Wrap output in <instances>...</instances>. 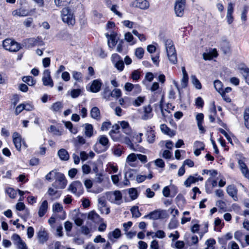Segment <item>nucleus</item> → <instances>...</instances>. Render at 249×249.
<instances>
[{
  "mask_svg": "<svg viewBox=\"0 0 249 249\" xmlns=\"http://www.w3.org/2000/svg\"><path fill=\"white\" fill-rule=\"evenodd\" d=\"M164 45L170 62L172 64H176L178 62V58L173 41L171 39H166L164 41Z\"/></svg>",
  "mask_w": 249,
  "mask_h": 249,
  "instance_id": "obj_1",
  "label": "nucleus"
},
{
  "mask_svg": "<svg viewBox=\"0 0 249 249\" xmlns=\"http://www.w3.org/2000/svg\"><path fill=\"white\" fill-rule=\"evenodd\" d=\"M61 17L63 21L69 25H73L75 20L73 12L68 7L64 8L61 11Z\"/></svg>",
  "mask_w": 249,
  "mask_h": 249,
  "instance_id": "obj_2",
  "label": "nucleus"
},
{
  "mask_svg": "<svg viewBox=\"0 0 249 249\" xmlns=\"http://www.w3.org/2000/svg\"><path fill=\"white\" fill-rule=\"evenodd\" d=\"M3 47L6 50L14 52L18 51L21 48L19 43L10 38L3 40Z\"/></svg>",
  "mask_w": 249,
  "mask_h": 249,
  "instance_id": "obj_3",
  "label": "nucleus"
},
{
  "mask_svg": "<svg viewBox=\"0 0 249 249\" xmlns=\"http://www.w3.org/2000/svg\"><path fill=\"white\" fill-rule=\"evenodd\" d=\"M107 199L111 202L120 205L122 202V195L120 191L109 192L107 195Z\"/></svg>",
  "mask_w": 249,
  "mask_h": 249,
  "instance_id": "obj_4",
  "label": "nucleus"
},
{
  "mask_svg": "<svg viewBox=\"0 0 249 249\" xmlns=\"http://www.w3.org/2000/svg\"><path fill=\"white\" fill-rule=\"evenodd\" d=\"M54 179L55 181L52 185L58 189H64L67 184V180L64 175L60 173L56 172L55 174Z\"/></svg>",
  "mask_w": 249,
  "mask_h": 249,
  "instance_id": "obj_5",
  "label": "nucleus"
},
{
  "mask_svg": "<svg viewBox=\"0 0 249 249\" xmlns=\"http://www.w3.org/2000/svg\"><path fill=\"white\" fill-rule=\"evenodd\" d=\"M68 190L77 196H79L82 194L84 191L83 185L79 181H75L72 182L69 185Z\"/></svg>",
  "mask_w": 249,
  "mask_h": 249,
  "instance_id": "obj_6",
  "label": "nucleus"
},
{
  "mask_svg": "<svg viewBox=\"0 0 249 249\" xmlns=\"http://www.w3.org/2000/svg\"><path fill=\"white\" fill-rule=\"evenodd\" d=\"M97 142H99V144H101L103 146V149L102 150L97 151L96 148L98 144H96L94 150L98 153H101L102 152L106 151L109 146L108 139L105 135L99 136L97 139Z\"/></svg>",
  "mask_w": 249,
  "mask_h": 249,
  "instance_id": "obj_7",
  "label": "nucleus"
},
{
  "mask_svg": "<svg viewBox=\"0 0 249 249\" xmlns=\"http://www.w3.org/2000/svg\"><path fill=\"white\" fill-rule=\"evenodd\" d=\"M185 6V0H177L174 7L175 12L177 16L181 17L184 14Z\"/></svg>",
  "mask_w": 249,
  "mask_h": 249,
  "instance_id": "obj_8",
  "label": "nucleus"
},
{
  "mask_svg": "<svg viewBox=\"0 0 249 249\" xmlns=\"http://www.w3.org/2000/svg\"><path fill=\"white\" fill-rule=\"evenodd\" d=\"M37 238L39 243L43 244L49 239V233L45 228L41 227L36 233Z\"/></svg>",
  "mask_w": 249,
  "mask_h": 249,
  "instance_id": "obj_9",
  "label": "nucleus"
},
{
  "mask_svg": "<svg viewBox=\"0 0 249 249\" xmlns=\"http://www.w3.org/2000/svg\"><path fill=\"white\" fill-rule=\"evenodd\" d=\"M111 60L115 67L120 71H122L124 68V63L119 55L114 53L112 55Z\"/></svg>",
  "mask_w": 249,
  "mask_h": 249,
  "instance_id": "obj_10",
  "label": "nucleus"
},
{
  "mask_svg": "<svg viewBox=\"0 0 249 249\" xmlns=\"http://www.w3.org/2000/svg\"><path fill=\"white\" fill-rule=\"evenodd\" d=\"M24 44L28 48L33 47L36 46H41L44 45L43 42L39 37L26 39L24 41Z\"/></svg>",
  "mask_w": 249,
  "mask_h": 249,
  "instance_id": "obj_11",
  "label": "nucleus"
},
{
  "mask_svg": "<svg viewBox=\"0 0 249 249\" xmlns=\"http://www.w3.org/2000/svg\"><path fill=\"white\" fill-rule=\"evenodd\" d=\"M42 82L43 85L45 86H50V87L53 86V81L51 78L50 71L49 70H46L44 71Z\"/></svg>",
  "mask_w": 249,
  "mask_h": 249,
  "instance_id": "obj_12",
  "label": "nucleus"
},
{
  "mask_svg": "<svg viewBox=\"0 0 249 249\" xmlns=\"http://www.w3.org/2000/svg\"><path fill=\"white\" fill-rule=\"evenodd\" d=\"M131 6L145 10L149 8V3L146 0H136L131 3Z\"/></svg>",
  "mask_w": 249,
  "mask_h": 249,
  "instance_id": "obj_13",
  "label": "nucleus"
},
{
  "mask_svg": "<svg viewBox=\"0 0 249 249\" xmlns=\"http://www.w3.org/2000/svg\"><path fill=\"white\" fill-rule=\"evenodd\" d=\"M143 112L141 118L143 120H147L153 117L152 108L150 105H147L143 107Z\"/></svg>",
  "mask_w": 249,
  "mask_h": 249,
  "instance_id": "obj_14",
  "label": "nucleus"
},
{
  "mask_svg": "<svg viewBox=\"0 0 249 249\" xmlns=\"http://www.w3.org/2000/svg\"><path fill=\"white\" fill-rule=\"evenodd\" d=\"M203 178L202 177L198 176L197 177L190 176L184 182V185L186 187H189L192 184L195 183L198 180L202 181Z\"/></svg>",
  "mask_w": 249,
  "mask_h": 249,
  "instance_id": "obj_15",
  "label": "nucleus"
},
{
  "mask_svg": "<svg viewBox=\"0 0 249 249\" xmlns=\"http://www.w3.org/2000/svg\"><path fill=\"white\" fill-rule=\"evenodd\" d=\"M163 212L162 210H157L150 213L148 214L144 215L143 217L153 220L158 219L161 217Z\"/></svg>",
  "mask_w": 249,
  "mask_h": 249,
  "instance_id": "obj_16",
  "label": "nucleus"
},
{
  "mask_svg": "<svg viewBox=\"0 0 249 249\" xmlns=\"http://www.w3.org/2000/svg\"><path fill=\"white\" fill-rule=\"evenodd\" d=\"M136 171L134 169H129L124 174V178L125 179L124 184L125 185H128L129 182V179L133 180L135 178Z\"/></svg>",
  "mask_w": 249,
  "mask_h": 249,
  "instance_id": "obj_17",
  "label": "nucleus"
},
{
  "mask_svg": "<svg viewBox=\"0 0 249 249\" xmlns=\"http://www.w3.org/2000/svg\"><path fill=\"white\" fill-rule=\"evenodd\" d=\"M102 85V83L100 80L96 79L93 80L90 87V91L94 93L99 91Z\"/></svg>",
  "mask_w": 249,
  "mask_h": 249,
  "instance_id": "obj_18",
  "label": "nucleus"
},
{
  "mask_svg": "<svg viewBox=\"0 0 249 249\" xmlns=\"http://www.w3.org/2000/svg\"><path fill=\"white\" fill-rule=\"evenodd\" d=\"M13 141L16 149L18 151H20L21 147V138L20 135L17 132L14 133L13 135Z\"/></svg>",
  "mask_w": 249,
  "mask_h": 249,
  "instance_id": "obj_19",
  "label": "nucleus"
},
{
  "mask_svg": "<svg viewBox=\"0 0 249 249\" xmlns=\"http://www.w3.org/2000/svg\"><path fill=\"white\" fill-rule=\"evenodd\" d=\"M90 117L97 121H99L101 119V115L100 109L97 107H93L90 111Z\"/></svg>",
  "mask_w": 249,
  "mask_h": 249,
  "instance_id": "obj_20",
  "label": "nucleus"
},
{
  "mask_svg": "<svg viewBox=\"0 0 249 249\" xmlns=\"http://www.w3.org/2000/svg\"><path fill=\"white\" fill-rule=\"evenodd\" d=\"M233 12V4L230 2L228 3V8H227V13L226 18L227 19V21L229 24H231L233 21V17L232 16V14Z\"/></svg>",
  "mask_w": 249,
  "mask_h": 249,
  "instance_id": "obj_21",
  "label": "nucleus"
},
{
  "mask_svg": "<svg viewBox=\"0 0 249 249\" xmlns=\"http://www.w3.org/2000/svg\"><path fill=\"white\" fill-rule=\"evenodd\" d=\"M123 132L126 135H129L132 133V130L127 122L123 121L119 122Z\"/></svg>",
  "mask_w": 249,
  "mask_h": 249,
  "instance_id": "obj_22",
  "label": "nucleus"
},
{
  "mask_svg": "<svg viewBox=\"0 0 249 249\" xmlns=\"http://www.w3.org/2000/svg\"><path fill=\"white\" fill-rule=\"evenodd\" d=\"M48 208V203L47 200H44L41 204L39 210L38 214L39 217H41L45 215L47 211Z\"/></svg>",
  "mask_w": 249,
  "mask_h": 249,
  "instance_id": "obj_23",
  "label": "nucleus"
},
{
  "mask_svg": "<svg viewBox=\"0 0 249 249\" xmlns=\"http://www.w3.org/2000/svg\"><path fill=\"white\" fill-rule=\"evenodd\" d=\"M12 14L13 16L26 17L29 15V12L24 8H19L14 10Z\"/></svg>",
  "mask_w": 249,
  "mask_h": 249,
  "instance_id": "obj_24",
  "label": "nucleus"
},
{
  "mask_svg": "<svg viewBox=\"0 0 249 249\" xmlns=\"http://www.w3.org/2000/svg\"><path fill=\"white\" fill-rule=\"evenodd\" d=\"M226 191L228 195L233 199L237 198V190L234 185H230L227 187Z\"/></svg>",
  "mask_w": 249,
  "mask_h": 249,
  "instance_id": "obj_25",
  "label": "nucleus"
},
{
  "mask_svg": "<svg viewBox=\"0 0 249 249\" xmlns=\"http://www.w3.org/2000/svg\"><path fill=\"white\" fill-rule=\"evenodd\" d=\"M53 211L54 213H60L63 212V215L61 218L62 219H64L66 217V213L65 212L63 211V208L62 205L59 203H55L53 205Z\"/></svg>",
  "mask_w": 249,
  "mask_h": 249,
  "instance_id": "obj_26",
  "label": "nucleus"
},
{
  "mask_svg": "<svg viewBox=\"0 0 249 249\" xmlns=\"http://www.w3.org/2000/svg\"><path fill=\"white\" fill-rule=\"evenodd\" d=\"M196 118L197 121V124L199 130H200L202 133L204 132V129L202 126L204 118L203 114L201 113H198L196 114Z\"/></svg>",
  "mask_w": 249,
  "mask_h": 249,
  "instance_id": "obj_27",
  "label": "nucleus"
},
{
  "mask_svg": "<svg viewBox=\"0 0 249 249\" xmlns=\"http://www.w3.org/2000/svg\"><path fill=\"white\" fill-rule=\"evenodd\" d=\"M85 135L88 138H90L93 134V127L92 124H84Z\"/></svg>",
  "mask_w": 249,
  "mask_h": 249,
  "instance_id": "obj_28",
  "label": "nucleus"
},
{
  "mask_svg": "<svg viewBox=\"0 0 249 249\" xmlns=\"http://www.w3.org/2000/svg\"><path fill=\"white\" fill-rule=\"evenodd\" d=\"M160 128L162 133L169 136L170 137H173L175 134L174 131L171 130L165 124H161Z\"/></svg>",
  "mask_w": 249,
  "mask_h": 249,
  "instance_id": "obj_29",
  "label": "nucleus"
},
{
  "mask_svg": "<svg viewBox=\"0 0 249 249\" xmlns=\"http://www.w3.org/2000/svg\"><path fill=\"white\" fill-rule=\"evenodd\" d=\"M57 155L62 160L66 161L70 158V156L68 151L65 149L62 148L58 150Z\"/></svg>",
  "mask_w": 249,
  "mask_h": 249,
  "instance_id": "obj_30",
  "label": "nucleus"
},
{
  "mask_svg": "<svg viewBox=\"0 0 249 249\" xmlns=\"http://www.w3.org/2000/svg\"><path fill=\"white\" fill-rule=\"evenodd\" d=\"M137 154L131 153L128 155L126 159V162L130 166L134 167L133 163L137 159Z\"/></svg>",
  "mask_w": 249,
  "mask_h": 249,
  "instance_id": "obj_31",
  "label": "nucleus"
},
{
  "mask_svg": "<svg viewBox=\"0 0 249 249\" xmlns=\"http://www.w3.org/2000/svg\"><path fill=\"white\" fill-rule=\"evenodd\" d=\"M232 238V234L230 232H228L221 237L218 238V242L220 244L225 245L226 244L227 241L231 239Z\"/></svg>",
  "mask_w": 249,
  "mask_h": 249,
  "instance_id": "obj_32",
  "label": "nucleus"
},
{
  "mask_svg": "<svg viewBox=\"0 0 249 249\" xmlns=\"http://www.w3.org/2000/svg\"><path fill=\"white\" fill-rule=\"evenodd\" d=\"M121 235V231L119 229H116L114 231L108 233V237L111 241H112L114 239L119 238Z\"/></svg>",
  "mask_w": 249,
  "mask_h": 249,
  "instance_id": "obj_33",
  "label": "nucleus"
},
{
  "mask_svg": "<svg viewBox=\"0 0 249 249\" xmlns=\"http://www.w3.org/2000/svg\"><path fill=\"white\" fill-rule=\"evenodd\" d=\"M63 107V105L61 102H56L51 106L50 109L54 112H59Z\"/></svg>",
  "mask_w": 249,
  "mask_h": 249,
  "instance_id": "obj_34",
  "label": "nucleus"
},
{
  "mask_svg": "<svg viewBox=\"0 0 249 249\" xmlns=\"http://www.w3.org/2000/svg\"><path fill=\"white\" fill-rule=\"evenodd\" d=\"M88 218L95 223H98L100 221V216L94 212L89 213Z\"/></svg>",
  "mask_w": 249,
  "mask_h": 249,
  "instance_id": "obj_35",
  "label": "nucleus"
},
{
  "mask_svg": "<svg viewBox=\"0 0 249 249\" xmlns=\"http://www.w3.org/2000/svg\"><path fill=\"white\" fill-rule=\"evenodd\" d=\"M240 73L243 75L246 82L249 85V69L247 68L240 69Z\"/></svg>",
  "mask_w": 249,
  "mask_h": 249,
  "instance_id": "obj_36",
  "label": "nucleus"
},
{
  "mask_svg": "<svg viewBox=\"0 0 249 249\" xmlns=\"http://www.w3.org/2000/svg\"><path fill=\"white\" fill-rule=\"evenodd\" d=\"M147 141L150 143H152L155 140V134L154 130L151 129L146 134Z\"/></svg>",
  "mask_w": 249,
  "mask_h": 249,
  "instance_id": "obj_37",
  "label": "nucleus"
},
{
  "mask_svg": "<svg viewBox=\"0 0 249 249\" xmlns=\"http://www.w3.org/2000/svg\"><path fill=\"white\" fill-rule=\"evenodd\" d=\"M116 43L117 40L115 36L114 35L108 36V45L110 48L113 49L116 44Z\"/></svg>",
  "mask_w": 249,
  "mask_h": 249,
  "instance_id": "obj_38",
  "label": "nucleus"
},
{
  "mask_svg": "<svg viewBox=\"0 0 249 249\" xmlns=\"http://www.w3.org/2000/svg\"><path fill=\"white\" fill-rule=\"evenodd\" d=\"M191 79L192 83L195 88L196 89H200L202 88V86L199 80L196 77V76L192 75L191 76Z\"/></svg>",
  "mask_w": 249,
  "mask_h": 249,
  "instance_id": "obj_39",
  "label": "nucleus"
},
{
  "mask_svg": "<svg viewBox=\"0 0 249 249\" xmlns=\"http://www.w3.org/2000/svg\"><path fill=\"white\" fill-rule=\"evenodd\" d=\"M22 80L30 86H34L36 83V81L31 76H24Z\"/></svg>",
  "mask_w": 249,
  "mask_h": 249,
  "instance_id": "obj_40",
  "label": "nucleus"
},
{
  "mask_svg": "<svg viewBox=\"0 0 249 249\" xmlns=\"http://www.w3.org/2000/svg\"><path fill=\"white\" fill-rule=\"evenodd\" d=\"M48 194L54 198H57L61 196L60 192L51 187L48 190Z\"/></svg>",
  "mask_w": 249,
  "mask_h": 249,
  "instance_id": "obj_41",
  "label": "nucleus"
},
{
  "mask_svg": "<svg viewBox=\"0 0 249 249\" xmlns=\"http://www.w3.org/2000/svg\"><path fill=\"white\" fill-rule=\"evenodd\" d=\"M213 85L216 90H217L219 93H223V84L220 81L218 80H215L213 82Z\"/></svg>",
  "mask_w": 249,
  "mask_h": 249,
  "instance_id": "obj_42",
  "label": "nucleus"
},
{
  "mask_svg": "<svg viewBox=\"0 0 249 249\" xmlns=\"http://www.w3.org/2000/svg\"><path fill=\"white\" fill-rule=\"evenodd\" d=\"M71 2V0H54L55 4L57 7L66 6Z\"/></svg>",
  "mask_w": 249,
  "mask_h": 249,
  "instance_id": "obj_43",
  "label": "nucleus"
},
{
  "mask_svg": "<svg viewBox=\"0 0 249 249\" xmlns=\"http://www.w3.org/2000/svg\"><path fill=\"white\" fill-rule=\"evenodd\" d=\"M244 119L246 127L249 129V108L245 109L244 112Z\"/></svg>",
  "mask_w": 249,
  "mask_h": 249,
  "instance_id": "obj_44",
  "label": "nucleus"
},
{
  "mask_svg": "<svg viewBox=\"0 0 249 249\" xmlns=\"http://www.w3.org/2000/svg\"><path fill=\"white\" fill-rule=\"evenodd\" d=\"M144 53V50L143 49L142 47H139L135 50V55L137 58L141 59L143 57Z\"/></svg>",
  "mask_w": 249,
  "mask_h": 249,
  "instance_id": "obj_45",
  "label": "nucleus"
},
{
  "mask_svg": "<svg viewBox=\"0 0 249 249\" xmlns=\"http://www.w3.org/2000/svg\"><path fill=\"white\" fill-rule=\"evenodd\" d=\"M124 39L126 41L130 43L131 45H133L136 43V41H134L133 36L130 32H127L125 34Z\"/></svg>",
  "mask_w": 249,
  "mask_h": 249,
  "instance_id": "obj_46",
  "label": "nucleus"
},
{
  "mask_svg": "<svg viewBox=\"0 0 249 249\" xmlns=\"http://www.w3.org/2000/svg\"><path fill=\"white\" fill-rule=\"evenodd\" d=\"M109 135L114 141H120L121 139V135L120 132H109Z\"/></svg>",
  "mask_w": 249,
  "mask_h": 249,
  "instance_id": "obj_47",
  "label": "nucleus"
},
{
  "mask_svg": "<svg viewBox=\"0 0 249 249\" xmlns=\"http://www.w3.org/2000/svg\"><path fill=\"white\" fill-rule=\"evenodd\" d=\"M132 216L135 218L139 217L141 215V213L139 212L138 207L133 206L130 209Z\"/></svg>",
  "mask_w": 249,
  "mask_h": 249,
  "instance_id": "obj_48",
  "label": "nucleus"
},
{
  "mask_svg": "<svg viewBox=\"0 0 249 249\" xmlns=\"http://www.w3.org/2000/svg\"><path fill=\"white\" fill-rule=\"evenodd\" d=\"M103 98L106 101H109L110 97L112 96V93L110 90L108 88H106L102 93Z\"/></svg>",
  "mask_w": 249,
  "mask_h": 249,
  "instance_id": "obj_49",
  "label": "nucleus"
},
{
  "mask_svg": "<svg viewBox=\"0 0 249 249\" xmlns=\"http://www.w3.org/2000/svg\"><path fill=\"white\" fill-rule=\"evenodd\" d=\"M72 77L77 81L80 82L82 80V74L80 72L73 71L72 72Z\"/></svg>",
  "mask_w": 249,
  "mask_h": 249,
  "instance_id": "obj_50",
  "label": "nucleus"
},
{
  "mask_svg": "<svg viewBox=\"0 0 249 249\" xmlns=\"http://www.w3.org/2000/svg\"><path fill=\"white\" fill-rule=\"evenodd\" d=\"M178 222L175 218H173L171 219L168 227L169 229H175L178 227Z\"/></svg>",
  "mask_w": 249,
  "mask_h": 249,
  "instance_id": "obj_51",
  "label": "nucleus"
},
{
  "mask_svg": "<svg viewBox=\"0 0 249 249\" xmlns=\"http://www.w3.org/2000/svg\"><path fill=\"white\" fill-rule=\"evenodd\" d=\"M129 194L132 199L134 200L138 197V192L135 188H131L129 190Z\"/></svg>",
  "mask_w": 249,
  "mask_h": 249,
  "instance_id": "obj_52",
  "label": "nucleus"
},
{
  "mask_svg": "<svg viewBox=\"0 0 249 249\" xmlns=\"http://www.w3.org/2000/svg\"><path fill=\"white\" fill-rule=\"evenodd\" d=\"M216 114V110L215 107H213L210 110V114L209 115V118L211 122H213L215 120L214 116Z\"/></svg>",
  "mask_w": 249,
  "mask_h": 249,
  "instance_id": "obj_53",
  "label": "nucleus"
},
{
  "mask_svg": "<svg viewBox=\"0 0 249 249\" xmlns=\"http://www.w3.org/2000/svg\"><path fill=\"white\" fill-rule=\"evenodd\" d=\"M159 241L156 239L152 240L150 245L149 249H160Z\"/></svg>",
  "mask_w": 249,
  "mask_h": 249,
  "instance_id": "obj_54",
  "label": "nucleus"
},
{
  "mask_svg": "<svg viewBox=\"0 0 249 249\" xmlns=\"http://www.w3.org/2000/svg\"><path fill=\"white\" fill-rule=\"evenodd\" d=\"M188 75H183L181 80V86L182 88L187 87L188 83Z\"/></svg>",
  "mask_w": 249,
  "mask_h": 249,
  "instance_id": "obj_55",
  "label": "nucleus"
},
{
  "mask_svg": "<svg viewBox=\"0 0 249 249\" xmlns=\"http://www.w3.org/2000/svg\"><path fill=\"white\" fill-rule=\"evenodd\" d=\"M214 52H215L214 54H212L209 53H204L203 54V59L206 60H211L213 58V56L216 57L217 56V53L215 50L214 51Z\"/></svg>",
  "mask_w": 249,
  "mask_h": 249,
  "instance_id": "obj_56",
  "label": "nucleus"
},
{
  "mask_svg": "<svg viewBox=\"0 0 249 249\" xmlns=\"http://www.w3.org/2000/svg\"><path fill=\"white\" fill-rule=\"evenodd\" d=\"M11 239L16 245L22 241L20 236L17 234H14L12 236Z\"/></svg>",
  "mask_w": 249,
  "mask_h": 249,
  "instance_id": "obj_57",
  "label": "nucleus"
},
{
  "mask_svg": "<svg viewBox=\"0 0 249 249\" xmlns=\"http://www.w3.org/2000/svg\"><path fill=\"white\" fill-rule=\"evenodd\" d=\"M113 152L116 156L120 157L123 153V149L120 146L115 147L113 149Z\"/></svg>",
  "mask_w": 249,
  "mask_h": 249,
  "instance_id": "obj_58",
  "label": "nucleus"
},
{
  "mask_svg": "<svg viewBox=\"0 0 249 249\" xmlns=\"http://www.w3.org/2000/svg\"><path fill=\"white\" fill-rule=\"evenodd\" d=\"M49 132H52L53 133V134L56 135H61V132L54 125H51L50 128H49Z\"/></svg>",
  "mask_w": 249,
  "mask_h": 249,
  "instance_id": "obj_59",
  "label": "nucleus"
},
{
  "mask_svg": "<svg viewBox=\"0 0 249 249\" xmlns=\"http://www.w3.org/2000/svg\"><path fill=\"white\" fill-rule=\"evenodd\" d=\"M111 123L110 122H104L103 123L101 129L102 131H107V130L111 126Z\"/></svg>",
  "mask_w": 249,
  "mask_h": 249,
  "instance_id": "obj_60",
  "label": "nucleus"
},
{
  "mask_svg": "<svg viewBox=\"0 0 249 249\" xmlns=\"http://www.w3.org/2000/svg\"><path fill=\"white\" fill-rule=\"evenodd\" d=\"M118 6L116 5H113L110 8L111 11L119 18H122V14L117 10Z\"/></svg>",
  "mask_w": 249,
  "mask_h": 249,
  "instance_id": "obj_61",
  "label": "nucleus"
},
{
  "mask_svg": "<svg viewBox=\"0 0 249 249\" xmlns=\"http://www.w3.org/2000/svg\"><path fill=\"white\" fill-rule=\"evenodd\" d=\"M81 90L79 89H74L71 90V97L77 98L80 94Z\"/></svg>",
  "mask_w": 249,
  "mask_h": 249,
  "instance_id": "obj_62",
  "label": "nucleus"
},
{
  "mask_svg": "<svg viewBox=\"0 0 249 249\" xmlns=\"http://www.w3.org/2000/svg\"><path fill=\"white\" fill-rule=\"evenodd\" d=\"M218 131L222 134L230 143H232V140L229 134L222 128H219Z\"/></svg>",
  "mask_w": 249,
  "mask_h": 249,
  "instance_id": "obj_63",
  "label": "nucleus"
},
{
  "mask_svg": "<svg viewBox=\"0 0 249 249\" xmlns=\"http://www.w3.org/2000/svg\"><path fill=\"white\" fill-rule=\"evenodd\" d=\"M111 93H112V97H116L117 98H118L121 96L122 92H121V90L120 89H115L111 92Z\"/></svg>",
  "mask_w": 249,
  "mask_h": 249,
  "instance_id": "obj_64",
  "label": "nucleus"
}]
</instances>
